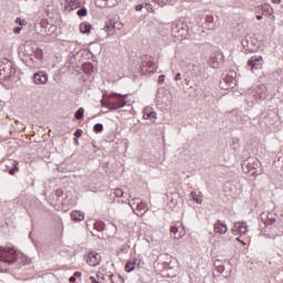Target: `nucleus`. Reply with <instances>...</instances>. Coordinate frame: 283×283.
Segmentation results:
<instances>
[{
    "label": "nucleus",
    "mask_w": 283,
    "mask_h": 283,
    "mask_svg": "<svg viewBox=\"0 0 283 283\" xmlns=\"http://www.w3.org/2000/svg\"><path fill=\"white\" fill-rule=\"evenodd\" d=\"M127 105V94L123 95L120 93H106L102 98V107H106L111 112H116V109H122Z\"/></svg>",
    "instance_id": "nucleus-1"
},
{
    "label": "nucleus",
    "mask_w": 283,
    "mask_h": 283,
    "mask_svg": "<svg viewBox=\"0 0 283 283\" xmlns=\"http://www.w3.org/2000/svg\"><path fill=\"white\" fill-rule=\"evenodd\" d=\"M19 255H21V253L17 252L14 248L0 247V262L12 264L15 260H19Z\"/></svg>",
    "instance_id": "nucleus-2"
},
{
    "label": "nucleus",
    "mask_w": 283,
    "mask_h": 283,
    "mask_svg": "<svg viewBox=\"0 0 283 283\" xmlns=\"http://www.w3.org/2000/svg\"><path fill=\"white\" fill-rule=\"evenodd\" d=\"M123 22L120 20L113 18L106 22L104 27V31L108 36H114L116 30H123Z\"/></svg>",
    "instance_id": "nucleus-3"
},
{
    "label": "nucleus",
    "mask_w": 283,
    "mask_h": 283,
    "mask_svg": "<svg viewBox=\"0 0 283 283\" xmlns=\"http://www.w3.org/2000/svg\"><path fill=\"white\" fill-rule=\"evenodd\" d=\"M13 74H14V69H12V63L0 62L1 78H10Z\"/></svg>",
    "instance_id": "nucleus-4"
},
{
    "label": "nucleus",
    "mask_w": 283,
    "mask_h": 283,
    "mask_svg": "<svg viewBox=\"0 0 283 283\" xmlns=\"http://www.w3.org/2000/svg\"><path fill=\"white\" fill-rule=\"evenodd\" d=\"M140 70L142 74H154L156 70H158V65L154 61L149 60L142 63Z\"/></svg>",
    "instance_id": "nucleus-5"
},
{
    "label": "nucleus",
    "mask_w": 283,
    "mask_h": 283,
    "mask_svg": "<svg viewBox=\"0 0 283 283\" xmlns=\"http://www.w3.org/2000/svg\"><path fill=\"white\" fill-rule=\"evenodd\" d=\"M171 35L175 39L182 41V39H187V29H185V27H182L181 24H176L171 29Z\"/></svg>",
    "instance_id": "nucleus-6"
},
{
    "label": "nucleus",
    "mask_w": 283,
    "mask_h": 283,
    "mask_svg": "<svg viewBox=\"0 0 283 283\" xmlns=\"http://www.w3.org/2000/svg\"><path fill=\"white\" fill-rule=\"evenodd\" d=\"M132 209L134 213H136V216H138L139 218H143V216H145V213H147L148 211L147 205H145V202L143 201H134L132 203Z\"/></svg>",
    "instance_id": "nucleus-7"
},
{
    "label": "nucleus",
    "mask_w": 283,
    "mask_h": 283,
    "mask_svg": "<svg viewBox=\"0 0 283 283\" xmlns=\"http://www.w3.org/2000/svg\"><path fill=\"white\" fill-rule=\"evenodd\" d=\"M232 235H245L249 231V226L247 222H235L232 227Z\"/></svg>",
    "instance_id": "nucleus-8"
},
{
    "label": "nucleus",
    "mask_w": 283,
    "mask_h": 283,
    "mask_svg": "<svg viewBox=\"0 0 283 283\" xmlns=\"http://www.w3.org/2000/svg\"><path fill=\"white\" fill-rule=\"evenodd\" d=\"M170 235L174 238V240H180L181 238H185V228H182V226H171Z\"/></svg>",
    "instance_id": "nucleus-9"
},
{
    "label": "nucleus",
    "mask_w": 283,
    "mask_h": 283,
    "mask_svg": "<svg viewBox=\"0 0 283 283\" xmlns=\"http://www.w3.org/2000/svg\"><path fill=\"white\" fill-rule=\"evenodd\" d=\"M101 255L96 252H90L86 259L87 264H90V266H98V264H101Z\"/></svg>",
    "instance_id": "nucleus-10"
},
{
    "label": "nucleus",
    "mask_w": 283,
    "mask_h": 283,
    "mask_svg": "<svg viewBox=\"0 0 283 283\" xmlns=\"http://www.w3.org/2000/svg\"><path fill=\"white\" fill-rule=\"evenodd\" d=\"M35 85H45L48 83V73L40 71L33 75Z\"/></svg>",
    "instance_id": "nucleus-11"
},
{
    "label": "nucleus",
    "mask_w": 283,
    "mask_h": 283,
    "mask_svg": "<svg viewBox=\"0 0 283 283\" xmlns=\"http://www.w3.org/2000/svg\"><path fill=\"white\" fill-rule=\"evenodd\" d=\"M143 118H144L145 120H151V123H155L156 119L158 118V116L156 115V111H154V108L147 106V107L144 109Z\"/></svg>",
    "instance_id": "nucleus-12"
},
{
    "label": "nucleus",
    "mask_w": 283,
    "mask_h": 283,
    "mask_svg": "<svg viewBox=\"0 0 283 283\" xmlns=\"http://www.w3.org/2000/svg\"><path fill=\"white\" fill-rule=\"evenodd\" d=\"M136 266H138V259H129L125 264L126 273H132V271H136Z\"/></svg>",
    "instance_id": "nucleus-13"
},
{
    "label": "nucleus",
    "mask_w": 283,
    "mask_h": 283,
    "mask_svg": "<svg viewBox=\"0 0 283 283\" xmlns=\"http://www.w3.org/2000/svg\"><path fill=\"white\" fill-rule=\"evenodd\" d=\"M261 63H262V55L252 56V57L248 61V65L251 66V71H253V69L258 70V67H260Z\"/></svg>",
    "instance_id": "nucleus-14"
},
{
    "label": "nucleus",
    "mask_w": 283,
    "mask_h": 283,
    "mask_svg": "<svg viewBox=\"0 0 283 283\" xmlns=\"http://www.w3.org/2000/svg\"><path fill=\"white\" fill-rule=\"evenodd\" d=\"M71 220L74 222H83V220H85V213L80 210H73L71 212Z\"/></svg>",
    "instance_id": "nucleus-15"
},
{
    "label": "nucleus",
    "mask_w": 283,
    "mask_h": 283,
    "mask_svg": "<svg viewBox=\"0 0 283 283\" xmlns=\"http://www.w3.org/2000/svg\"><path fill=\"white\" fill-rule=\"evenodd\" d=\"M227 231H229V228L221 221H218L214 224V233H219L220 235H222L223 233H227Z\"/></svg>",
    "instance_id": "nucleus-16"
},
{
    "label": "nucleus",
    "mask_w": 283,
    "mask_h": 283,
    "mask_svg": "<svg viewBox=\"0 0 283 283\" xmlns=\"http://www.w3.org/2000/svg\"><path fill=\"white\" fill-rule=\"evenodd\" d=\"M92 30V24L91 23H87V22H83L80 24V32L82 34H90Z\"/></svg>",
    "instance_id": "nucleus-17"
},
{
    "label": "nucleus",
    "mask_w": 283,
    "mask_h": 283,
    "mask_svg": "<svg viewBox=\"0 0 283 283\" xmlns=\"http://www.w3.org/2000/svg\"><path fill=\"white\" fill-rule=\"evenodd\" d=\"M13 167L9 170L10 176H14L15 171H19V161L13 160Z\"/></svg>",
    "instance_id": "nucleus-18"
},
{
    "label": "nucleus",
    "mask_w": 283,
    "mask_h": 283,
    "mask_svg": "<svg viewBox=\"0 0 283 283\" xmlns=\"http://www.w3.org/2000/svg\"><path fill=\"white\" fill-rule=\"evenodd\" d=\"M124 279L120 275H111V283H124Z\"/></svg>",
    "instance_id": "nucleus-19"
},
{
    "label": "nucleus",
    "mask_w": 283,
    "mask_h": 283,
    "mask_svg": "<svg viewBox=\"0 0 283 283\" xmlns=\"http://www.w3.org/2000/svg\"><path fill=\"white\" fill-rule=\"evenodd\" d=\"M192 200L197 202V205H202V196L197 195L196 192H191Z\"/></svg>",
    "instance_id": "nucleus-20"
},
{
    "label": "nucleus",
    "mask_w": 283,
    "mask_h": 283,
    "mask_svg": "<svg viewBox=\"0 0 283 283\" xmlns=\"http://www.w3.org/2000/svg\"><path fill=\"white\" fill-rule=\"evenodd\" d=\"M94 229H96V231H104L105 230V222H103V221L95 222Z\"/></svg>",
    "instance_id": "nucleus-21"
},
{
    "label": "nucleus",
    "mask_w": 283,
    "mask_h": 283,
    "mask_svg": "<svg viewBox=\"0 0 283 283\" xmlns=\"http://www.w3.org/2000/svg\"><path fill=\"white\" fill-rule=\"evenodd\" d=\"M85 114V109L83 107L78 108L75 113L76 120H81Z\"/></svg>",
    "instance_id": "nucleus-22"
},
{
    "label": "nucleus",
    "mask_w": 283,
    "mask_h": 283,
    "mask_svg": "<svg viewBox=\"0 0 283 283\" xmlns=\"http://www.w3.org/2000/svg\"><path fill=\"white\" fill-rule=\"evenodd\" d=\"M34 54H35V59H38L39 61H43V50L36 49L34 51Z\"/></svg>",
    "instance_id": "nucleus-23"
},
{
    "label": "nucleus",
    "mask_w": 283,
    "mask_h": 283,
    "mask_svg": "<svg viewBox=\"0 0 283 283\" xmlns=\"http://www.w3.org/2000/svg\"><path fill=\"white\" fill-rule=\"evenodd\" d=\"M155 1L158 3V6H161L163 8L165 6H169V3H171L174 0H155Z\"/></svg>",
    "instance_id": "nucleus-24"
},
{
    "label": "nucleus",
    "mask_w": 283,
    "mask_h": 283,
    "mask_svg": "<svg viewBox=\"0 0 283 283\" xmlns=\"http://www.w3.org/2000/svg\"><path fill=\"white\" fill-rule=\"evenodd\" d=\"M93 132H95V134H101V132H103V124H95Z\"/></svg>",
    "instance_id": "nucleus-25"
},
{
    "label": "nucleus",
    "mask_w": 283,
    "mask_h": 283,
    "mask_svg": "<svg viewBox=\"0 0 283 283\" xmlns=\"http://www.w3.org/2000/svg\"><path fill=\"white\" fill-rule=\"evenodd\" d=\"M15 23H17V25H21V27L28 25V21L25 19H21V18H17Z\"/></svg>",
    "instance_id": "nucleus-26"
},
{
    "label": "nucleus",
    "mask_w": 283,
    "mask_h": 283,
    "mask_svg": "<svg viewBox=\"0 0 283 283\" xmlns=\"http://www.w3.org/2000/svg\"><path fill=\"white\" fill-rule=\"evenodd\" d=\"M78 17H87V9H80L77 11Z\"/></svg>",
    "instance_id": "nucleus-27"
},
{
    "label": "nucleus",
    "mask_w": 283,
    "mask_h": 283,
    "mask_svg": "<svg viewBox=\"0 0 283 283\" xmlns=\"http://www.w3.org/2000/svg\"><path fill=\"white\" fill-rule=\"evenodd\" d=\"M74 136L75 138H81L83 136V130L82 129H77L75 133H74Z\"/></svg>",
    "instance_id": "nucleus-28"
},
{
    "label": "nucleus",
    "mask_w": 283,
    "mask_h": 283,
    "mask_svg": "<svg viewBox=\"0 0 283 283\" xmlns=\"http://www.w3.org/2000/svg\"><path fill=\"white\" fill-rule=\"evenodd\" d=\"M206 23H213V15H207Z\"/></svg>",
    "instance_id": "nucleus-29"
},
{
    "label": "nucleus",
    "mask_w": 283,
    "mask_h": 283,
    "mask_svg": "<svg viewBox=\"0 0 283 283\" xmlns=\"http://www.w3.org/2000/svg\"><path fill=\"white\" fill-rule=\"evenodd\" d=\"M14 34H21V27H17L13 29Z\"/></svg>",
    "instance_id": "nucleus-30"
},
{
    "label": "nucleus",
    "mask_w": 283,
    "mask_h": 283,
    "mask_svg": "<svg viewBox=\"0 0 283 283\" xmlns=\"http://www.w3.org/2000/svg\"><path fill=\"white\" fill-rule=\"evenodd\" d=\"M135 10H136L137 12H140V10H143V4H137V6L135 7Z\"/></svg>",
    "instance_id": "nucleus-31"
},
{
    "label": "nucleus",
    "mask_w": 283,
    "mask_h": 283,
    "mask_svg": "<svg viewBox=\"0 0 283 283\" xmlns=\"http://www.w3.org/2000/svg\"><path fill=\"white\" fill-rule=\"evenodd\" d=\"M275 222V218H271L270 221H265V224H273Z\"/></svg>",
    "instance_id": "nucleus-32"
},
{
    "label": "nucleus",
    "mask_w": 283,
    "mask_h": 283,
    "mask_svg": "<svg viewBox=\"0 0 283 283\" xmlns=\"http://www.w3.org/2000/svg\"><path fill=\"white\" fill-rule=\"evenodd\" d=\"M90 282H91V283H98V281H96V277H94V276H91V277H90Z\"/></svg>",
    "instance_id": "nucleus-33"
},
{
    "label": "nucleus",
    "mask_w": 283,
    "mask_h": 283,
    "mask_svg": "<svg viewBox=\"0 0 283 283\" xmlns=\"http://www.w3.org/2000/svg\"><path fill=\"white\" fill-rule=\"evenodd\" d=\"M69 282H70V283L76 282V277H75V276H71V277L69 279Z\"/></svg>",
    "instance_id": "nucleus-34"
},
{
    "label": "nucleus",
    "mask_w": 283,
    "mask_h": 283,
    "mask_svg": "<svg viewBox=\"0 0 283 283\" xmlns=\"http://www.w3.org/2000/svg\"><path fill=\"white\" fill-rule=\"evenodd\" d=\"M163 81H165V75H160L158 78V83H163Z\"/></svg>",
    "instance_id": "nucleus-35"
},
{
    "label": "nucleus",
    "mask_w": 283,
    "mask_h": 283,
    "mask_svg": "<svg viewBox=\"0 0 283 283\" xmlns=\"http://www.w3.org/2000/svg\"><path fill=\"white\" fill-rule=\"evenodd\" d=\"M73 277H81V272H75Z\"/></svg>",
    "instance_id": "nucleus-36"
},
{
    "label": "nucleus",
    "mask_w": 283,
    "mask_h": 283,
    "mask_svg": "<svg viewBox=\"0 0 283 283\" xmlns=\"http://www.w3.org/2000/svg\"><path fill=\"white\" fill-rule=\"evenodd\" d=\"M273 3H282V0H272Z\"/></svg>",
    "instance_id": "nucleus-37"
},
{
    "label": "nucleus",
    "mask_w": 283,
    "mask_h": 283,
    "mask_svg": "<svg viewBox=\"0 0 283 283\" xmlns=\"http://www.w3.org/2000/svg\"><path fill=\"white\" fill-rule=\"evenodd\" d=\"M258 21H262V15H256Z\"/></svg>",
    "instance_id": "nucleus-38"
},
{
    "label": "nucleus",
    "mask_w": 283,
    "mask_h": 283,
    "mask_svg": "<svg viewBox=\"0 0 283 283\" xmlns=\"http://www.w3.org/2000/svg\"><path fill=\"white\" fill-rule=\"evenodd\" d=\"M237 241H238V242H241V244H243V245L247 244V243H244L243 241H240V238H237Z\"/></svg>",
    "instance_id": "nucleus-39"
},
{
    "label": "nucleus",
    "mask_w": 283,
    "mask_h": 283,
    "mask_svg": "<svg viewBox=\"0 0 283 283\" xmlns=\"http://www.w3.org/2000/svg\"><path fill=\"white\" fill-rule=\"evenodd\" d=\"M117 193H119L120 196H123V192H120V190H117Z\"/></svg>",
    "instance_id": "nucleus-40"
},
{
    "label": "nucleus",
    "mask_w": 283,
    "mask_h": 283,
    "mask_svg": "<svg viewBox=\"0 0 283 283\" xmlns=\"http://www.w3.org/2000/svg\"><path fill=\"white\" fill-rule=\"evenodd\" d=\"M43 23H45V22H41L42 25H43Z\"/></svg>",
    "instance_id": "nucleus-41"
},
{
    "label": "nucleus",
    "mask_w": 283,
    "mask_h": 283,
    "mask_svg": "<svg viewBox=\"0 0 283 283\" xmlns=\"http://www.w3.org/2000/svg\"><path fill=\"white\" fill-rule=\"evenodd\" d=\"M104 1H109V0H104Z\"/></svg>",
    "instance_id": "nucleus-42"
}]
</instances>
